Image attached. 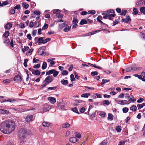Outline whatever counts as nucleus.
Here are the masks:
<instances>
[{"label":"nucleus","mask_w":145,"mask_h":145,"mask_svg":"<svg viewBox=\"0 0 145 145\" xmlns=\"http://www.w3.org/2000/svg\"><path fill=\"white\" fill-rule=\"evenodd\" d=\"M15 125L12 120H8L3 122L0 125V130L4 133L8 134L14 131Z\"/></svg>","instance_id":"nucleus-1"},{"label":"nucleus","mask_w":145,"mask_h":145,"mask_svg":"<svg viewBox=\"0 0 145 145\" xmlns=\"http://www.w3.org/2000/svg\"><path fill=\"white\" fill-rule=\"evenodd\" d=\"M27 130L24 129H21L19 132V137L20 142L21 143L26 141V137L27 135Z\"/></svg>","instance_id":"nucleus-2"},{"label":"nucleus","mask_w":145,"mask_h":145,"mask_svg":"<svg viewBox=\"0 0 145 145\" xmlns=\"http://www.w3.org/2000/svg\"><path fill=\"white\" fill-rule=\"evenodd\" d=\"M57 103L58 107L59 108L62 110H64L66 109L63 100H59L57 102Z\"/></svg>","instance_id":"nucleus-3"},{"label":"nucleus","mask_w":145,"mask_h":145,"mask_svg":"<svg viewBox=\"0 0 145 145\" xmlns=\"http://www.w3.org/2000/svg\"><path fill=\"white\" fill-rule=\"evenodd\" d=\"M136 100H116L118 103L121 105H124L128 104L131 102V101L132 102L134 103Z\"/></svg>","instance_id":"nucleus-4"},{"label":"nucleus","mask_w":145,"mask_h":145,"mask_svg":"<svg viewBox=\"0 0 145 145\" xmlns=\"http://www.w3.org/2000/svg\"><path fill=\"white\" fill-rule=\"evenodd\" d=\"M54 79V78L52 76H48L43 81V82H46L48 84L51 82Z\"/></svg>","instance_id":"nucleus-5"},{"label":"nucleus","mask_w":145,"mask_h":145,"mask_svg":"<svg viewBox=\"0 0 145 145\" xmlns=\"http://www.w3.org/2000/svg\"><path fill=\"white\" fill-rule=\"evenodd\" d=\"M51 108V106L47 105H44L43 107V112H45L49 110Z\"/></svg>","instance_id":"nucleus-6"},{"label":"nucleus","mask_w":145,"mask_h":145,"mask_svg":"<svg viewBox=\"0 0 145 145\" xmlns=\"http://www.w3.org/2000/svg\"><path fill=\"white\" fill-rule=\"evenodd\" d=\"M13 80L14 81H16L17 82H20L22 80V78L20 76L17 75L15 76Z\"/></svg>","instance_id":"nucleus-7"},{"label":"nucleus","mask_w":145,"mask_h":145,"mask_svg":"<svg viewBox=\"0 0 145 145\" xmlns=\"http://www.w3.org/2000/svg\"><path fill=\"white\" fill-rule=\"evenodd\" d=\"M125 98L128 100H136V99L134 98L133 96L132 95H129V94H126L125 95Z\"/></svg>","instance_id":"nucleus-8"},{"label":"nucleus","mask_w":145,"mask_h":145,"mask_svg":"<svg viewBox=\"0 0 145 145\" xmlns=\"http://www.w3.org/2000/svg\"><path fill=\"white\" fill-rule=\"evenodd\" d=\"M126 18H123L122 19V22H124L126 23H127L128 22L131 21V18L129 16H127Z\"/></svg>","instance_id":"nucleus-9"},{"label":"nucleus","mask_w":145,"mask_h":145,"mask_svg":"<svg viewBox=\"0 0 145 145\" xmlns=\"http://www.w3.org/2000/svg\"><path fill=\"white\" fill-rule=\"evenodd\" d=\"M33 116L31 115H29L27 116L26 118V121H27L28 122L31 121H32V119Z\"/></svg>","instance_id":"nucleus-10"},{"label":"nucleus","mask_w":145,"mask_h":145,"mask_svg":"<svg viewBox=\"0 0 145 145\" xmlns=\"http://www.w3.org/2000/svg\"><path fill=\"white\" fill-rule=\"evenodd\" d=\"M103 19L102 17L101 16H98L97 18V20L101 23V25H103V24H104V23H103L101 20Z\"/></svg>","instance_id":"nucleus-11"},{"label":"nucleus","mask_w":145,"mask_h":145,"mask_svg":"<svg viewBox=\"0 0 145 145\" xmlns=\"http://www.w3.org/2000/svg\"><path fill=\"white\" fill-rule=\"evenodd\" d=\"M9 112L6 110L3 109H0V114H8Z\"/></svg>","instance_id":"nucleus-12"},{"label":"nucleus","mask_w":145,"mask_h":145,"mask_svg":"<svg viewBox=\"0 0 145 145\" xmlns=\"http://www.w3.org/2000/svg\"><path fill=\"white\" fill-rule=\"evenodd\" d=\"M70 126V125L69 123L65 122L62 124V127L63 128H69Z\"/></svg>","instance_id":"nucleus-13"},{"label":"nucleus","mask_w":145,"mask_h":145,"mask_svg":"<svg viewBox=\"0 0 145 145\" xmlns=\"http://www.w3.org/2000/svg\"><path fill=\"white\" fill-rule=\"evenodd\" d=\"M12 27V24L9 22L7 23L5 25V28L8 29H10Z\"/></svg>","instance_id":"nucleus-14"},{"label":"nucleus","mask_w":145,"mask_h":145,"mask_svg":"<svg viewBox=\"0 0 145 145\" xmlns=\"http://www.w3.org/2000/svg\"><path fill=\"white\" fill-rule=\"evenodd\" d=\"M44 37H40L38 40L37 43L39 44H40L42 43L44 44L43 43V41Z\"/></svg>","instance_id":"nucleus-15"},{"label":"nucleus","mask_w":145,"mask_h":145,"mask_svg":"<svg viewBox=\"0 0 145 145\" xmlns=\"http://www.w3.org/2000/svg\"><path fill=\"white\" fill-rule=\"evenodd\" d=\"M134 75L135 77H138L139 79L140 80H141L143 81H145V78H142V75H139L137 74H135Z\"/></svg>","instance_id":"nucleus-16"},{"label":"nucleus","mask_w":145,"mask_h":145,"mask_svg":"<svg viewBox=\"0 0 145 145\" xmlns=\"http://www.w3.org/2000/svg\"><path fill=\"white\" fill-rule=\"evenodd\" d=\"M69 141L72 143H75L77 141V139L75 137H71L70 138Z\"/></svg>","instance_id":"nucleus-17"},{"label":"nucleus","mask_w":145,"mask_h":145,"mask_svg":"<svg viewBox=\"0 0 145 145\" xmlns=\"http://www.w3.org/2000/svg\"><path fill=\"white\" fill-rule=\"evenodd\" d=\"M42 48L43 47H41L38 50L37 52L39 55H43V49H42Z\"/></svg>","instance_id":"nucleus-18"},{"label":"nucleus","mask_w":145,"mask_h":145,"mask_svg":"<svg viewBox=\"0 0 145 145\" xmlns=\"http://www.w3.org/2000/svg\"><path fill=\"white\" fill-rule=\"evenodd\" d=\"M61 82L63 85H66L68 84V82L67 80L64 79H62L61 80Z\"/></svg>","instance_id":"nucleus-19"},{"label":"nucleus","mask_w":145,"mask_h":145,"mask_svg":"<svg viewBox=\"0 0 145 145\" xmlns=\"http://www.w3.org/2000/svg\"><path fill=\"white\" fill-rule=\"evenodd\" d=\"M84 101L82 100H76V101L74 103L73 105L74 106H77L78 105V104L79 103H82V102H84Z\"/></svg>","instance_id":"nucleus-20"},{"label":"nucleus","mask_w":145,"mask_h":145,"mask_svg":"<svg viewBox=\"0 0 145 145\" xmlns=\"http://www.w3.org/2000/svg\"><path fill=\"white\" fill-rule=\"evenodd\" d=\"M71 27V26H67L64 29V31L65 32H68L70 30Z\"/></svg>","instance_id":"nucleus-21"},{"label":"nucleus","mask_w":145,"mask_h":145,"mask_svg":"<svg viewBox=\"0 0 145 145\" xmlns=\"http://www.w3.org/2000/svg\"><path fill=\"white\" fill-rule=\"evenodd\" d=\"M130 109L133 111H135L137 109V106L134 105H132L130 108Z\"/></svg>","instance_id":"nucleus-22"},{"label":"nucleus","mask_w":145,"mask_h":145,"mask_svg":"<svg viewBox=\"0 0 145 145\" xmlns=\"http://www.w3.org/2000/svg\"><path fill=\"white\" fill-rule=\"evenodd\" d=\"M87 23V21L85 19H82L81 20L80 24V25H83Z\"/></svg>","instance_id":"nucleus-23"},{"label":"nucleus","mask_w":145,"mask_h":145,"mask_svg":"<svg viewBox=\"0 0 145 145\" xmlns=\"http://www.w3.org/2000/svg\"><path fill=\"white\" fill-rule=\"evenodd\" d=\"M138 109H140L142 108L144 106H145V103H142L141 104H138L137 105Z\"/></svg>","instance_id":"nucleus-24"},{"label":"nucleus","mask_w":145,"mask_h":145,"mask_svg":"<svg viewBox=\"0 0 145 145\" xmlns=\"http://www.w3.org/2000/svg\"><path fill=\"white\" fill-rule=\"evenodd\" d=\"M42 125L45 127H48L50 126V123L47 122H44L42 123Z\"/></svg>","instance_id":"nucleus-25"},{"label":"nucleus","mask_w":145,"mask_h":145,"mask_svg":"<svg viewBox=\"0 0 145 145\" xmlns=\"http://www.w3.org/2000/svg\"><path fill=\"white\" fill-rule=\"evenodd\" d=\"M55 71V69H52L48 71V72H46V75H49L54 73V72Z\"/></svg>","instance_id":"nucleus-26"},{"label":"nucleus","mask_w":145,"mask_h":145,"mask_svg":"<svg viewBox=\"0 0 145 145\" xmlns=\"http://www.w3.org/2000/svg\"><path fill=\"white\" fill-rule=\"evenodd\" d=\"M47 67V64L46 62H44L43 63L42 65L41 68L42 69H45Z\"/></svg>","instance_id":"nucleus-27"},{"label":"nucleus","mask_w":145,"mask_h":145,"mask_svg":"<svg viewBox=\"0 0 145 145\" xmlns=\"http://www.w3.org/2000/svg\"><path fill=\"white\" fill-rule=\"evenodd\" d=\"M113 116L112 114L111 113H109L108 114V120H110L111 121L113 120Z\"/></svg>","instance_id":"nucleus-28"},{"label":"nucleus","mask_w":145,"mask_h":145,"mask_svg":"<svg viewBox=\"0 0 145 145\" xmlns=\"http://www.w3.org/2000/svg\"><path fill=\"white\" fill-rule=\"evenodd\" d=\"M71 110L73 112L77 114H79L80 113L78 110L77 108V107L72 108H71Z\"/></svg>","instance_id":"nucleus-29"},{"label":"nucleus","mask_w":145,"mask_h":145,"mask_svg":"<svg viewBox=\"0 0 145 145\" xmlns=\"http://www.w3.org/2000/svg\"><path fill=\"white\" fill-rule=\"evenodd\" d=\"M110 82V80H106V79H103L102 81V82L101 83V84L102 85H103L107 83L108 82Z\"/></svg>","instance_id":"nucleus-30"},{"label":"nucleus","mask_w":145,"mask_h":145,"mask_svg":"<svg viewBox=\"0 0 145 145\" xmlns=\"http://www.w3.org/2000/svg\"><path fill=\"white\" fill-rule=\"evenodd\" d=\"M143 3V2L142 0L139 1L136 3V5L138 6H140L142 5Z\"/></svg>","instance_id":"nucleus-31"},{"label":"nucleus","mask_w":145,"mask_h":145,"mask_svg":"<svg viewBox=\"0 0 145 145\" xmlns=\"http://www.w3.org/2000/svg\"><path fill=\"white\" fill-rule=\"evenodd\" d=\"M40 71L38 70H37L34 71L33 74L37 76H39L40 75Z\"/></svg>","instance_id":"nucleus-32"},{"label":"nucleus","mask_w":145,"mask_h":145,"mask_svg":"<svg viewBox=\"0 0 145 145\" xmlns=\"http://www.w3.org/2000/svg\"><path fill=\"white\" fill-rule=\"evenodd\" d=\"M141 69V67H133L131 68L132 71H135L137 70H139Z\"/></svg>","instance_id":"nucleus-33"},{"label":"nucleus","mask_w":145,"mask_h":145,"mask_svg":"<svg viewBox=\"0 0 145 145\" xmlns=\"http://www.w3.org/2000/svg\"><path fill=\"white\" fill-rule=\"evenodd\" d=\"M78 21L76 18L74 17L73 18V20L72 21L73 24H77L78 23Z\"/></svg>","instance_id":"nucleus-34"},{"label":"nucleus","mask_w":145,"mask_h":145,"mask_svg":"<svg viewBox=\"0 0 145 145\" xmlns=\"http://www.w3.org/2000/svg\"><path fill=\"white\" fill-rule=\"evenodd\" d=\"M9 33L8 31H6L3 35V36L5 38H7L9 36Z\"/></svg>","instance_id":"nucleus-35"},{"label":"nucleus","mask_w":145,"mask_h":145,"mask_svg":"<svg viewBox=\"0 0 145 145\" xmlns=\"http://www.w3.org/2000/svg\"><path fill=\"white\" fill-rule=\"evenodd\" d=\"M99 115L102 117L104 118L105 117L106 114L105 112L101 111L99 113Z\"/></svg>","instance_id":"nucleus-36"},{"label":"nucleus","mask_w":145,"mask_h":145,"mask_svg":"<svg viewBox=\"0 0 145 145\" xmlns=\"http://www.w3.org/2000/svg\"><path fill=\"white\" fill-rule=\"evenodd\" d=\"M69 72L67 70L63 71L62 72L61 74L63 76L67 75L68 74Z\"/></svg>","instance_id":"nucleus-37"},{"label":"nucleus","mask_w":145,"mask_h":145,"mask_svg":"<svg viewBox=\"0 0 145 145\" xmlns=\"http://www.w3.org/2000/svg\"><path fill=\"white\" fill-rule=\"evenodd\" d=\"M140 12L144 14H145V7H142L140 8Z\"/></svg>","instance_id":"nucleus-38"},{"label":"nucleus","mask_w":145,"mask_h":145,"mask_svg":"<svg viewBox=\"0 0 145 145\" xmlns=\"http://www.w3.org/2000/svg\"><path fill=\"white\" fill-rule=\"evenodd\" d=\"M133 14L136 15L138 13V11L137 9L136 8H134L133 9Z\"/></svg>","instance_id":"nucleus-39"},{"label":"nucleus","mask_w":145,"mask_h":145,"mask_svg":"<svg viewBox=\"0 0 145 145\" xmlns=\"http://www.w3.org/2000/svg\"><path fill=\"white\" fill-rule=\"evenodd\" d=\"M90 94L89 93H85L81 95V97H88L89 96Z\"/></svg>","instance_id":"nucleus-40"},{"label":"nucleus","mask_w":145,"mask_h":145,"mask_svg":"<svg viewBox=\"0 0 145 145\" xmlns=\"http://www.w3.org/2000/svg\"><path fill=\"white\" fill-rule=\"evenodd\" d=\"M22 5L24 8L25 9H27L29 6V5L25 3H22Z\"/></svg>","instance_id":"nucleus-41"},{"label":"nucleus","mask_w":145,"mask_h":145,"mask_svg":"<svg viewBox=\"0 0 145 145\" xmlns=\"http://www.w3.org/2000/svg\"><path fill=\"white\" fill-rule=\"evenodd\" d=\"M98 74V72L97 71H92L91 73V75L92 76H94L97 75Z\"/></svg>","instance_id":"nucleus-42"},{"label":"nucleus","mask_w":145,"mask_h":145,"mask_svg":"<svg viewBox=\"0 0 145 145\" xmlns=\"http://www.w3.org/2000/svg\"><path fill=\"white\" fill-rule=\"evenodd\" d=\"M56 16L57 17L59 18H62L63 17V15L60 13H57L56 14Z\"/></svg>","instance_id":"nucleus-43"},{"label":"nucleus","mask_w":145,"mask_h":145,"mask_svg":"<svg viewBox=\"0 0 145 145\" xmlns=\"http://www.w3.org/2000/svg\"><path fill=\"white\" fill-rule=\"evenodd\" d=\"M103 104L104 105H108L110 104V103L108 100H104L103 102Z\"/></svg>","instance_id":"nucleus-44"},{"label":"nucleus","mask_w":145,"mask_h":145,"mask_svg":"<svg viewBox=\"0 0 145 145\" xmlns=\"http://www.w3.org/2000/svg\"><path fill=\"white\" fill-rule=\"evenodd\" d=\"M95 12V10H89L88 11V13L90 14H94Z\"/></svg>","instance_id":"nucleus-45"},{"label":"nucleus","mask_w":145,"mask_h":145,"mask_svg":"<svg viewBox=\"0 0 145 145\" xmlns=\"http://www.w3.org/2000/svg\"><path fill=\"white\" fill-rule=\"evenodd\" d=\"M129 110V109L127 107L123 108L122 109V111L123 113H126Z\"/></svg>","instance_id":"nucleus-46"},{"label":"nucleus","mask_w":145,"mask_h":145,"mask_svg":"<svg viewBox=\"0 0 145 145\" xmlns=\"http://www.w3.org/2000/svg\"><path fill=\"white\" fill-rule=\"evenodd\" d=\"M48 25L47 24L45 23L44 25L42 27V29L43 30L45 29L48 28Z\"/></svg>","instance_id":"nucleus-47"},{"label":"nucleus","mask_w":145,"mask_h":145,"mask_svg":"<svg viewBox=\"0 0 145 145\" xmlns=\"http://www.w3.org/2000/svg\"><path fill=\"white\" fill-rule=\"evenodd\" d=\"M70 78L71 81L72 82L75 80V78L74 77V75L73 74H72L70 75Z\"/></svg>","instance_id":"nucleus-48"},{"label":"nucleus","mask_w":145,"mask_h":145,"mask_svg":"<svg viewBox=\"0 0 145 145\" xmlns=\"http://www.w3.org/2000/svg\"><path fill=\"white\" fill-rule=\"evenodd\" d=\"M119 126H117L116 127V130L118 132H120L121 131V129Z\"/></svg>","instance_id":"nucleus-49"},{"label":"nucleus","mask_w":145,"mask_h":145,"mask_svg":"<svg viewBox=\"0 0 145 145\" xmlns=\"http://www.w3.org/2000/svg\"><path fill=\"white\" fill-rule=\"evenodd\" d=\"M127 12V10H122L120 13V15H123L125 16Z\"/></svg>","instance_id":"nucleus-50"},{"label":"nucleus","mask_w":145,"mask_h":145,"mask_svg":"<svg viewBox=\"0 0 145 145\" xmlns=\"http://www.w3.org/2000/svg\"><path fill=\"white\" fill-rule=\"evenodd\" d=\"M30 5L31 7L34 8L36 6V4L34 2H31L30 3Z\"/></svg>","instance_id":"nucleus-51"},{"label":"nucleus","mask_w":145,"mask_h":145,"mask_svg":"<svg viewBox=\"0 0 145 145\" xmlns=\"http://www.w3.org/2000/svg\"><path fill=\"white\" fill-rule=\"evenodd\" d=\"M53 74L54 76L55 77H56L59 74V72L58 71H56L55 70V71H54V73H53Z\"/></svg>","instance_id":"nucleus-52"},{"label":"nucleus","mask_w":145,"mask_h":145,"mask_svg":"<svg viewBox=\"0 0 145 145\" xmlns=\"http://www.w3.org/2000/svg\"><path fill=\"white\" fill-rule=\"evenodd\" d=\"M34 13L37 15L39 16L40 14V12L39 10H35L34 11Z\"/></svg>","instance_id":"nucleus-53"},{"label":"nucleus","mask_w":145,"mask_h":145,"mask_svg":"<svg viewBox=\"0 0 145 145\" xmlns=\"http://www.w3.org/2000/svg\"><path fill=\"white\" fill-rule=\"evenodd\" d=\"M53 13L54 14H57V13H59V11H60L59 9H54L53 10Z\"/></svg>","instance_id":"nucleus-54"},{"label":"nucleus","mask_w":145,"mask_h":145,"mask_svg":"<svg viewBox=\"0 0 145 145\" xmlns=\"http://www.w3.org/2000/svg\"><path fill=\"white\" fill-rule=\"evenodd\" d=\"M51 40V39L49 38H47L46 39L44 40V41H43V43L44 44H45L47 42L50 41Z\"/></svg>","instance_id":"nucleus-55"},{"label":"nucleus","mask_w":145,"mask_h":145,"mask_svg":"<svg viewBox=\"0 0 145 145\" xmlns=\"http://www.w3.org/2000/svg\"><path fill=\"white\" fill-rule=\"evenodd\" d=\"M21 8L20 5L18 4L16 5V6L14 7V8L15 9H19Z\"/></svg>","instance_id":"nucleus-56"},{"label":"nucleus","mask_w":145,"mask_h":145,"mask_svg":"<svg viewBox=\"0 0 145 145\" xmlns=\"http://www.w3.org/2000/svg\"><path fill=\"white\" fill-rule=\"evenodd\" d=\"M40 67V64H37V65H34L33 66V68H34L38 69Z\"/></svg>","instance_id":"nucleus-57"},{"label":"nucleus","mask_w":145,"mask_h":145,"mask_svg":"<svg viewBox=\"0 0 145 145\" xmlns=\"http://www.w3.org/2000/svg\"><path fill=\"white\" fill-rule=\"evenodd\" d=\"M57 87L56 86H55L53 87H49L47 89V90H48V89H50L52 90H55L56 89Z\"/></svg>","instance_id":"nucleus-58"},{"label":"nucleus","mask_w":145,"mask_h":145,"mask_svg":"<svg viewBox=\"0 0 145 145\" xmlns=\"http://www.w3.org/2000/svg\"><path fill=\"white\" fill-rule=\"evenodd\" d=\"M10 82V80L8 79H7L3 81V82L5 83H9Z\"/></svg>","instance_id":"nucleus-59"},{"label":"nucleus","mask_w":145,"mask_h":145,"mask_svg":"<svg viewBox=\"0 0 145 145\" xmlns=\"http://www.w3.org/2000/svg\"><path fill=\"white\" fill-rule=\"evenodd\" d=\"M33 49H30L28 52H27L26 53V55H29V54L31 53L33 51Z\"/></svg>","instance_id":"nucleus-60"},{"label":"nucleus","mask_w":145,"mask_h":145,"mask_svg":"<svg viewBox=\"0 0 145 145\" xmlns=\"http://www.w3.org/2000/svg\"><path fill=\"white\" fill-rule=\"evenodd\" d=\"M74 74L75 78L77 79H78L80 77V76L78 75V73L76 72H74Z\"/></svg>","instance_id":"nucleus-61"},{"label":"nucleus","mask_w":145,"mask_h":145,"mask_svg":"<svg viewBox=\"0 0 145 145\" xmlns=\"http://www.w3.org/2000/svg\"><path fill=\"white\" fill-rule=\"evenodd\" d=\"M27 37L29 40H31L32 39V37L30 34H28L27 35Z\"/></svg>","instance_id":"nucleus-62"},{"label":"nucleus","mask_w":145,"mask_h":145,"mask_svg":"<svg viewBox=\"0 0 145 145\" xmlns=\"http://www.w3.org/2000/svg\"><path fill=\"white\" fill-rule=\"evenodd\" d=\"M15 9H11L10 11V12L11 14H14L15 12Z\"/></svg>","instance_id":"nucleus-63"},{"label":"nucleus","mask_w":145,"mask_h":145,"mask_svg":"<svg viewBox=\"0 0 145 145\" xmlns=\"http://www.w3.org/2000/svg\"><path fill=\"white\" fill-rule=\"evenodd\" d=\"M125 143V141H120L119 142L118 145H124Z\"/></svg>","instance_id":"nucleus-64"}]
</instances>
